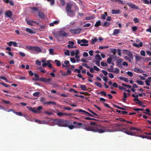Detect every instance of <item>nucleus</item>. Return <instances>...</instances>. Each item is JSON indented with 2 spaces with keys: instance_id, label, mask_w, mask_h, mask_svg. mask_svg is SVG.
I'll return each mask as SVG.
<instances>
[{
  "instance_id": "38",
  "label": "nucleus",
  "mask_w": 151,
  "mask_h": 151,
  "mask_svg": "<svg viewBox=\"0 0 151 151\" xmlns=\"http://www.w3.org/2000/svg\"><path fill=\"white\" fill-rule=\"evenodd\" d=\"M136 82L137 83L140 85H143L144 84V82L141 81H137Z\"/></svg>"
},
{
  "instance_id": "62",
  "label": "nucleus",
  "mask_w": 151,
  "mask_h": 151,
  "mask_svg": "<svg viewBox=\"0 0 151 151\" xmlns=\"http://www.w3.org/2000/svg\"><path fill=\"white\" fill-rule=\"evenodd\" d=\"M117 2L119 4H122L123 5L125 4V3L121 0H117Z\"/></svg>"
},
{
  "instance_id": "41",
  "label": "nucleus",
  "mask_w": 151,
  "mask_h": 151,
  "mask_svg": "<svg viewBox=\"0 0 151 151\" xmlns=\"http://www.w3.org/2000/svg\"><path fill=\"white\" fill-rule=\"evenodd\" d=\"M91 44H94V42H96L97 41L98 39L96 37L94 38V39H91Z\"/></svg>"
},
{
  "instance_id": "58",
  "label": "nucleus",
  "mask_w": 151,
  "mask_h": 151,
  "mask_svg": "<svg viewBox=\"0 0 151 151\" xmlns=\"http://www.w3.org/2000/svg\"><path fill=\"white\" fill-rule=\"evenodd\" d=\"M143 1V3L147 4H149V1L148 0H142Z\"/></svg>"
},
{
  "instance_id": "20",
  "label": "nucleus",
  "mask_w": 151,
  "mask_h": 151,
  "mask_svg": "<svg viewBox=\"0 0 151 151\" xmlns=\"http://www.w3.org/2000/svg\"><path fill=\"white\" fill-rule=\"evenodd\" d=\"M44 104H52L53 105H56V103L53 101H49V102H45Z\"/></svg>"
},
{
  "instance_id": "30",
  "label": "nucleus",
  "mask_w": 151,
  "mask_h": 151,
  "mask_svg": "<svg viewBox=\"0 0 151 151\" xmlns=\"http://www.w3.org/2000/svg\"><path fill=\"white\" fill-rule=\"evenodd\" d=\"M0 84L6 87H9L10 86L9 85L6 84L3 82H0Z\"/></svg>"
},
{
  "instance_id": "35",
  "label": "nucleus",
  "mask_w": 151,
  "mask_h": 151,
  "mask_svg": "<svg viewBox=\"0 0 151 151\" xmlns=\"http://www.w3.org/2000/svg\"><path fill=\"white\" fill-rule=\"evenodd\" d=\"M40 93L39 92H36L34 93L33 94V96L35 97H38L39 96Z\"/></svg>"
},
{
  "instance_id": "34",
  "label": "nucleus",
  "mask_w": 151,
  "mask_h": 151,
  "mask_svg": "<svg viewBox=\"0 0 151 151\" xmlns=\"http://www.w3.org/2000/svg\"><path fill=\"white\" fill-rule=\"evenodd\" d=\"M107 13L106 12H104V13L103 14H102L101 15V17L102 19H105L106 16L107 15Z\"/></svg>"
},
{
  "instance_id": "56",
  "label": "nucleus",
  "mask_w": 151,
  "mask_h": 151,
  "mask_svg": "<svg viewBox=\"0 0 151 151\" xmlns=\"http://www.w3.org/2000/svg\"><path fill=\"white\" fill-rule=\"evenodd\" d=\"M2 101L3 103L5 104H10V102L9 101H6L4 100H2Z\"/></svg>"
},
{
  "instance_id": "11",
  "label": "nucleus",
  "mask_w": 151,
  "mask_h": 151,
  "mask_svg": "<svg viewBox=\"0 0 151 151\" xmlns=\"http://www.w3.org/2000/svg\"><path fill=\"white\" fill-rule=\"evenodd\" d=\"M74 111H76V112H77V111H78V112H83L84 113H85L86 114L88 115L89 116H94L93 115L90 114L88 112H87L86 111L84 110H82L81 109H76V110H75Z\"/></svg>"
},
{
  "instance_id": "53",
  "label": "nucleus",
  "mask_w": 151,
  "mask_h": 151,
  "mask_svg": "<svg viewBox=\"0 0 151 151\" xmlns=\"http://www.w3.org/2000/svg\"><path fill=\"white\" fill-rule=\"evenodd\" d=\"M48 2H50V4L51 5H53L54 4L55 0H47Z\"/></svg>"
},
{
  "instance_id": "3",
  "label": "nucleus",
  "mask_w": 151,
  "mask_h": 151,
  "mask_svg": "<svg viewBox=\"0 0 151 151\" xmlns=\"http://www.w3.org/2000/svg\"><path fill=\"white\" fill-rule=\"evenodd\" d=\"M34 75L35 77L36 78L33 79V80L34 81H39L45 83H48L49 81H52V78H47L45 77H42L39 78V76L37 74L35 73L34 74Z\"/></svg>"
},
{
  "instance_id": "28",
  "label": "nucleus",
  "mask_w": 151,
  "mask_h": 151,
  "mask_svg": "<svg viewBox=\"0 0 151 151\" xmlns=\"http://www.w3.org/2000/svg\"><path fill=\"white\" fill-rule=\"evenodd\" d=\"M67 12L69 13V16L71 17H74L75 16L74 13L73 11H72V10L69 11V12Z\"/></svg>"
},
{
  "instance_id": "26",
  "label": "nucleus",
  "mask_w": 151,
  "mask_h": 151,
  "mask_svg": "<svg viewBox=\"0 0 151 151\" xmlns=\"http://www.w3.org/2000/svg\"><path fill=\"white\" fill-rule=\"evenodd\" d=\"M35 122H36L37 123L39 124H45V121H41L39 120L38 119H35Z\"/></svg>"
},
{
  "instance_id": "17",
  "label": "nucleus",
  "mask_w": 151,
  "mask_h": 151,
  "mask_svg": "<svg viewBox=\"0 0 151 151\" xmlns=\"http://www.w3.org/2000/svg\"><path fill=\"white\" fill-rule=\"evenodd\" d=\"M26 21L27 22V24L32 26L33 25V24L34 23V22H36V21L32 20H27L26 19Z\"/></svg>"
},
{
  "instance_id": "43",
  "label": "nucleus",
  "mask_w": 151,
  "mask_h": 151,
  "mask_svg": "<svg viewBox=\"0 0 151 151\" xmlns=\"http://www.w3.org/2000/svg\"><path fill=\"white\" fill-rule=\"evenodd\" d=\"M67 47L68 48H76V47L75 46H73L72 45L69 44L67 45Z\"/></svg>"
},
{
  "instance_id": "64",
  "label": "nucleus",
  "mask_w": 151,
  "mask_h": 151,
  "mask_svg": "<svg viewBox=\"0 0 151 151\" xmlns=\"http://www.w3.org/2000/svg\"><path fill=\"white\" fill-rule=\"evenodd\" d=\"M19 55L22 57H24L25 56V54L22 52H19Z\"/></svg>"
},
{
  "instance_id": "47",
  "label": "nucleus",
  "mask_w": 151,
  "mask_h": 151,
  "mask_svg": "<svg viewBox=\"0 0 151 151\" xmlns=\"http://www.w3.org/2000/svg\"><path fill=\"white\" fill-rule=\"evenodd\" d=\"M93 115L94 116H93V117H95V118H99V116L96 113L94 112L93 111L92 113Z\"/></svg>"
},
{
  "instance_id": "7",
  "label": "nucleus",
  "mask_w": 151,
  "mask_h": 151,
  "mask_svg": "<svg viewBox=\"0 0 151 151\" xmlns=\"http://www.w3.org/2000/svg\"><path fill=\"white\" fill-rule=\"evenodd\" d=\"M125 128V129L124 128V131H123V132H125V133L128 135H131L132 136H135V132H132L130 131H127V130L128 128L127 127H126Z\"/></svg>"
},
{
  "instance_id": "29",
  "label": "nucleus",
  "mask_w": 151,
  "mask_h": 151,
  "mask_svg": "<svg viewBox=\"0 0 151 151\" xmlns=\"http://www.w3.org/2000/svg\"><path fill=\"white\" fill-rule=\"evenodd\" d=\"M26 30L27 32L31 34H33L35 33V32H33L31 29L29 28H26Z\"/></svg>"
},
{
  "instance_id": "49",
  "label": "nucleus",
  "mask_w": 151,
  "mask_h": 151,
  "mask_svg": "<svg viewBox=\"0 0 151 151\" xmlns=\"http://www.w3.org/2000/svg\"><path fill=\"white\" fill-rule=\"evenodd\" d=\"M50 60H48V64L47 66L48 67H49L50 68H52V64L50 63Z\"/></svg>"
},
{
  "instance_id": "39",
  "label": "nucleus",
  "mask_w": 151,
  "mask_h": 151,
  "mask_svg": "<svg viewBox=\"0 0 151 151\" xmlns=\"http://www.w3.org/2000/svg\"><path fill=\"white\" fill-rule=\"evenodd\" d=\"M110 24V23L109 22H106L104 23L103 25H102L103 27H105L108 26Z\"/></svg>"
},
{
  "instance_id": "61",
  "label": "nucleus",
  "mask_w": 151,
  "mask_h": 151,
  "mask_svg": "<svg viewBox=\"0 0 151 151\" xmlns=\"http://www.w3.org/2000/svg\"><path fill=\"white\" fill-rule=\"evenodd\" d=\"M123 61L122 59H118L116 61L117 63H120Z\"/></svg>"
},
{
  "instance_id": "19",
  "label": "nucleus",
  "mask_w": 151,
  "mask_h": 151,
  "mask_svg": "<svg viewBox=\"0 0 151 151\" xmlns=\"http://www.w3.org/2000/svg\"><path fill=\"white\" fill-rule=\"evenodd\" d=\"M120 32V30L119 29H114L112 35H116L119 34Z\"/></svg>"
},
{
  "instance_id": "23",
  "label": "nucleus",
  "mask_w": 151,
  "mask_h": 151,
  "mask_svg": "<svg viewBox=\"0 0 151 151\" xmlns=\"http://www.w3.org/2000/svg\"><path fill=\"white\" fill-rule=\"evenodd\" d=\"M42 113L43 114H45L49 115H53V114L52 112L47 111H44L43 112H42Z\"/></svg>"
},
{
  "instance_id": "4",
  "label": "nucleus",
  "mask_w": 151,
  "mask_h": 151,
  "mask_svg": "<svg viewBox=\"0 0 151 151\" xmlns=\"http://www.w3.org/2000/svg\"><path fill=\"white\" fill-rule=\"evenodd\" d=\"M26 48L29 50L35 51L37 53L42 52L41 48L38 46H32L27 45L26 46Z\"/></svg>"
},
{
  "instance_id": "12",
  "label": "nucleus",
  "mask_w": 151,
  "mask_h": 151,
  "mask_svg": "<svg viewBox=\"0 0 151 151\" xmlns=\"http://www.w3.org/2000/svg\"><path fill=\"white\" fill-rule=\"evenodd\" d=\"M68 36V34H67L65 32L62 31H60L58 34V36L60 37H66Z\"/></svg>"
},
{
  "instance_id": "21",
  "label": "nucleus",
  "mask_w": 151,
  "mask_h": 151,
  "mask_svg": "<svg viewBox=\"0 0 151 151\" xmlns=\"http://www.w3.org/2000/svg\"><path fill=\"white\" fill-rule=\"evenodd\" d=\"M38 15L39 17L41 18H44L45 17V16L43 13L40 11L38 12Z\"/></svg>"
},
{
  "instance_id": "31",
  "label": "nucleus",
  "mask_w": 151,
  "mask_h": 151,
  "mask_svg": "<svg viewBox=\"0 0 151 151\" xmlns=\"http://www.w3.org/2000/svg\"><path fill=\"white\" fill-rule=\"evenodd\" d=\"M119 79L121 80H124V81L126 82H129V80L126 78L124 77H120Z\"/></svg>"
},
{
  "instance_id": "63",
  "label": "nucleus",
  "mask_w": 151,
  "mask_h": 151,
  "mask_svg": "<svg viewBox=\"0 0 151 151\" xmlns=\"http://www.w3.org/2000/svg\"><path fill=\"white\" fill-rule=\"evenodd\" d=\"M108 76L109 78L111 79L113 78L114 77V76L111 73H109L108 74Z\"/></svg>"
},
{
  "instance_id": "60",
  "label": "nucleus",
  "mask_w": 151,
  "mask_h": 151,
  "mask_svg": "<svg viewBox=\"0 0 151 151\" xmlns=\"http://www.w3.org/2000/svg\"><path fill=\"white\" fill-rule=\"evenodd\" d=\"M108 47H109L108 46H101L99 47V48L100 49H104L108 48Z\"/></svg>"
},
{
  "instance_id": "8",
  "label": "nucleus",
  "mask_w": 151,
  "mask_h": 151,
  "mask_svg": "<svg viewBox=\"0 0 151 151\" xmlns=\"http://www.w3.org/2000/svg\"><path fill=\"white\" fill-rule=\"evenodd\" d=\"M133 100L135 101V102L137 104H139L143 108H145V105H143V103L142 101H140L138 99H134Z\"/></svg>"
},
{
  "instance_id": "37",
  "label": "nucleus",
  "mask_w": 151,
  "mask_h": 151,
  "mask_svg": "<svg viewBox=\"0 0 151 151\" xmlns=\"http://www.w3.org/2000/svg\"><path fill=\"white\" fill-rule=\"evenodd\" d=\"M134 110L139 111H144V109H140L138 108H135L133 109Z\"/></svg>"
},
{
  "instance_id": "9",
  "label": "nucleus",
  "mask_w": 151,
  "mask_h": 151,
  "mask_svg": "<svg viewBox=\"0 0 151 151\" xmlns=\"http://www.w3.org/2000/svg\"><path fill=\"white\" fill-rule=\"evenodd\" d=\"M127 5L132 9H139V8L135 4L131 2H129L127 4Z\"/></svg>"
},
{
  "instance_id": "33",
  "label": "nucleus",
  "mask_w": 151,
  "mask_h": 151,
  "mask_svg": "<svg viewBox=\"0 0 151 151\" xmlns=\"http://www.w3.org/2000/svg\"><path fill=\"white\" fill-rule=\"evenodd\" d=\"M95 58L98 61L101 60V58L99 55L97 54L95 56Z\"/></svg>"
},
{
  "instance_id": "52",
  "label": "nucleus",
  "mask_w": 151,
  "mask_h": 151,
  "mask_svg": "<svg viewBox=\"0 0 151 151\" xmlns=\"http://www.w3.org/2000/svg\"><path fill=\"white\" fill-rule=\"evenodd\" d=\"M95 84L98 87L101 88L102 87L101 84L99 82H95Z\"/></svg>"
},
{
  "instance_id": "36",
  "label": "nucleus",
  "mask_w": 151,
  "mask_h": 151,
  "mask_svg": "<svg viewBox=\"0 0 151 151\" xmlns=\"http://www.w3.org/2000/svg\"><path fill=\"white\" fill-rule=\"evenodd\" d=\"M150 81L149 79H148V78L145 81V83L146 85L148 86H150Z\"/></svg>"
},
{
  "instance_id": "42",
  "label": "nucleus",
  "mask_w": 151,
  "mask_h": 151,
  "mask_svg": "<svg viewBox=\"0 0 151 151\" xmlns=\"http://www.w3.org/2000/svg\"><path fill=\"white\" fill-rule=\"evenodd\" d=\"M129 129L130 130H136L137 131H140V129H139L134 127H130V128H129Z\"/></svg>"
},
{
  "instance_id": "40",
  "label": "nucleus",
  "mask_w": 151,
  "mask_h": 151,
  "mask_svg": "<svg viewBox=\"0 0 151 151\" xmlns=\"http://www.w3.org/2000/svg\"><path fill=\"white\" fill-rule=\"evenodd\" d=\"M69 91L70 92H73L75 93H78V91L72 88L70 89Z\"/></svg>"
},
{
  "instance_id": "27",
  "label": "nucleus",
  "mask_w": 151,
  "mask_h": 151,
  "mask_svg": "<svg viewBox=\"0 0 151 151\" xmlns=\"http://www.w3.org/2000/svg\"><path fill=\"white\" fill-rule=\"evenodd\" d=\"M54 63L56 64V65L58 66H60L61 63L60 61L57 60H55L54 61Z\"/></svg>"
},
{
  "instance_id": "46",
  "label": "nucleus",
  "mask_w": 151,
  "mask_h": 151,
  "mask_svg": "<svg viewBox=\"0 0 151 151\" xmlns=\"http://www.w3.org/2000/svg\"><path fill=\"white\" fill-rule=\"evenodd\" d=\"M84 119L87 120H95L97 121V120L94 118H92L89 117H86L84 118Z\"/></svg>"
},
{
  "instance_id": "10",
  "label": "nucleus",
  "mask_w": 151,
  "mask_h": 151,
  "mask_svg": "<svg viewBox=\"0 0 151 151\" xmlns=\"http://www.w3.org/2000/svg\"><path fill=\"white\" fill-rule=\"evenodd\" d=\"M126 126H129L128 125L126 124V125L123 124H121L119 123H116L114 125V126L115 127H120V128H122V129H123V130H124V129L126 127Z\"/></svg>"
},
{
  "instance_id": "18",
  "label": "nucleus",
  "mask_w": 151,
  "mask_h": 151,
  "mask_svg": "<svg viewBox=\"0 0 151 151\" xmlns=\"http://www.w3.org/2000/svg\"><path fill=\"white\" fill-rule=\"evenodd\" d=\"M133 45L136 47H139L142 46L143 44H142V42L140 41V42H139V44H137L135 43H133Z\"/></svg>"
},
{
  "instance_id": "57",
  "label": "nucleus",
  "mask_w": 151,
  "mask_h": 151,
  "mask_svg": "<svg viewBox=\"0 0 151 151\" xmlns=\"http://www.w3.org/2000/svg\"><path fill=\"white\" fill-rule=\"evenodd\" d=\"M127 73L128 75L130 77H132L133 75L132 73L130 71H128L127 72Z\"/></svg>"
},
{
  "instance_id": "5",
  "label": "nucleus",
  "mask_w": 151,
  "mask_h": 151,
  "mask_svg": "<svg viewBox=\"0 0 151 151\" xmlns=\"http://www.w3.org/2000/svg\"><path fill=\"white\" fill-rule=\"evenodd\" d=\"M88 41L86 40L83 39L82 40H77V43L78 44H80L82 46H88V45L86 43L88 42Z\"/></svg>"
},
{
  "instance_id": "55",
  "label": "nucleus",
  "mask_w": 151,
  "mask_h": 151,
  "mask_svg": "<svg viewBox=\"0 0 151 151\" xmlns=\"http://www.w3.org/2000/svg\"><path fill=\"white\" fill-rule=\"evenodd\" d=\"M82 65L85 67H86L87 68H90V66H88L87 64L86 63H83L82 64Z\"/></svg>"
},
{
  "instance_id": "1",
  "label": "nucleus",
  "mask_w": 151,
  "mask_h": 151,
  "mask_svg": "<svg viewBox=\"0 0 151 151\" xmlns=\"http://www.w3.org/2000/svg\"><path fill=\"white\" fill-rule=\"evenodd\" d=\"M73 124H70L69 128L72 129L74 128H79L81 127L82 129L87 131H90L94 132L102 133L106 132V128L105 127L98 124L96 123L91 122L90 125L88 127H86V125L83 124L81 123H78L76 121L73 122Z\"/></svg>"
},
{
  "instance_id": "48",
  "label": "nucleus",
  "mask_w": 151,
  "mask_h": 151,
  "mask_svg": "<svg viewBox=\"0 0 151 151\" xmlns=\"http://www.w3.org/2000/svg\"><path fill=\"white\" fill-rule=\"evenodd\" d=\"M30 9L32 10L35 11H38V9L37 8L35 7H32L30 8Z\"/></svg>"
},
{
  "instance_id": "16",
  "label": "nucleus",
  "mask_w": 151,
  "mask_h": 151,
  "mask_svg": "<svg viewBox=\"0 0 151 151\" xmlns=\"http://www.w3.org/2000/svg\"><path fill=\"white\" fill-rule=\"evenodd\" d=\"M5 15L8 17L11 18L12 16V11L8 10L5 12Z\"/></svg>"
},
{
  "instance_id": "44",
  "label": "nucleus",
  "mask_w": 151,
  "mask_h": 151,
  "mask_svg": "<svg viewBox=\"0 0 151 151\" xmlns=\"http://www.w3.org/2000/svg\"><path fill=\"white\" fill-rule=\"evenodd\" d=\"M80 87L83 90L85 91L86 90V86L85 85H81Z\"/></svg>"
},
{
  "instance_id": "32",
  "label": "nucleus",
  "mask_w": 151,
  "mask_h": 151,
  "mask_svg": "<svg viewBox=\"0 0 151 151\" xmlns=\"http://www.w3.org/2000/svg\"><path fill=\"white\" fill-rule=\"evenodd\" d=\"M101 21L100 20H98V21L96 22V24L94 25V26L96 27L99 26L101 25Z\"/></svg>"
},
{
  "instance_id": "24",
  "label": "nucleus",
  "mask_w": 151,
  "mask_h": 151,
  "mask_svg": "<svg viewBox=\"0 0 151 151\" xmlns=\"http://www.w3.org/2000/svg\"><path fill=\"white\" fill-rule=\"evenodd\" d=\"M3 1L6 4L9 3L12 6H14V4L11 1L9 0H3Z\"/></svg>"
},
{
  "instance_id": "14",
  "label": "nucleus",
  "mask_w": 151,
  "mask_h": 151,
  "mask_svg": "<svg viewBox=\"0 0 151 151\" xmlns=\"http://www.w3.org/2000/svg\"><path fill=\"white\" fill-rule=\"evenodd\" d=\"M27 107L29 110L32 111V112L36 113L38 112V111L37 110L35 107L32 108L29 106H27Z\"/></svg>"
},
{
  "instance_id": "2",
  "label": "nucleus",
  "mask_w": 151,
  "mask_h": 151,
  "mask_svg": "<svg viewBox=\"0 0 151 151\" xmlns=\"http://www.w3.org/2000/svg\"><path fill=\"white\" fill-rule=\"evenodd\" d=\"M54 123L58 126L68 127L70 123L69 121L64 119H56L54 120Z\"/></svg>"
},
{
  "instance_id": "25",
  "label": "nucleus",
  "mask_w": 151,
  "mask_h": 151,
  "mask_svg": "<svg viewBox=\"0 0 151 151\" xmlns=\"http://www.w3.org/2000/svg\"><path fill=\"white\" fill-rule=\"evenodd\" d=\"M135 58L136 60L137 61H139L140 60L142 59V58L141 56H139V55H135Z\"/></svg>"
},
{
  "instance_id": "15",
  "label": "nucleus",
  "mask_w": 151,
  "mask_h": 151,
  "mask_svg": "<svg viewBox=\"0 0 151 151\" xmlns=\"http://www.w3.org/2000/svg\"><path fill=\"white\" fill-rule=\"evenodd\" d=\"M72 8V5L70 3H67V6L66 7L65 9L67 12H69V11L71 10Z\"/></svg>"
},
{
  "instance_id": "50",
  "label": "nucleus",
  "mask_w": 151,
  "mask_h": 151,
  "mask_svg": "<svg viewBox=\"0 0 151 151\" xmlns=\"http://www.w3.org/2000/svg\"><path fill=\"white\" fill-rule=\"evenodd\" d=\"M112 60V58L111 57L109 58L107 60V62L109 64H110L111 63V62Z\"/></svg>"
},
{
  "instance_id": "6",
  "label": "nucleus",
  "mask_w": 151,
  "mask_h": 151,
  "mask_svg": "<svg viewBox=\"0 0 151 151\" xmlns=\"http://www.w3.org/2000/svg\"><path fill=\"white\" fill-rule=\"evenodd\" d=\"M81 31V29L80 28L79 29H71L70 30V32L72 34L77 35L79 34Z\"/></svg>"
},
{
  "instance_id": "59",
  "label": "nucleus",
  "mask_w": 151,
  "mask_h": 151,
  "mask_svg": "<svg viewBox=\"0 0 151 151\" xmlns=\"http://www.w3.org/2000/svg\"><path fill=\"white\" fill-rule=\"evenodd\" d=\"M122 85L123 86H125V87H126L127 88H130L132 87V86L130 85H126L125 84V83H123L122 84Z\"/></svg>"
},
{
  "instance_id": "13",
  "label": "nucleus",
  "mask_w": 151,
  "mask_h": 151,
  "mask_svg": "<svg viewBox=\"0 0 151 151\" xmlns=\"http://www.w3.org/2000/svg\"><path fill=\"white\" fill-rule=\"evenodd\" d=\"M57 114L59 117H61L64 115L66 116H71L72 115V114L71 113L67 114L65 113H63L60 112H58L57 113Z\"/></svg>"
},
{
  "instance_id": "22",
  "label": "nucleus",
  "mask_w": 151,
  "mask_h": 151,
  "mask_svg": "<svg viewBox=\"0 0 151 151\" xmlns=\"http://www.w3.org/2000/svg\"><path fill=\"white\" fill-rule=\"evenodd\" d=\"M120 10H119L112 9L111 11V13L112 14H118L120 13Z\"/></svg>"
},
{
  "instance_id": "45",
  "label": "nucleus",
  "mask_w": 151,
  "mask_h": 151,
  "mask_svg": "<svg viewBox=\"0 0 151 151\" xmlns=\"http://www.w3.org/2000/svg\"><path fill=\"white\" fill-rule=\"evenodd\" d=\"M129 58L130 59H133V57L131 52H129L127 54Z\"/></svg>"
},
{
  "instance_id": "54",
  "label": "nucleus",
  "mask_w": 151,
  "mask_h": 151,
  "mask_svg": "<svg viewBox=\"0 0 151 151\" xmlns=\"http://www.w3.org/2000/svg\"><path fill=\"white\" fill-rule=\"evenodd\" d=\"M101 65L103 66H106L107 65V64L106 63H104L103 61L101 62Z\"/></svg>"
},
{
  "instance_id": "51",
  "label": "nucleus",
  "mask_w": 151,
  "mask_h": 151,
  "mask_svg": "<svg viewBox=\"0 0 151 151\" xmlns=\"http://www.w3.org/2000/svg\"><path fill=\"white\" fill-rule=\"evenodd\" d=\"M140 54L141 55L145 56V51L143 50H142L140 52Z\"/></svg>"
}]
</instances>
